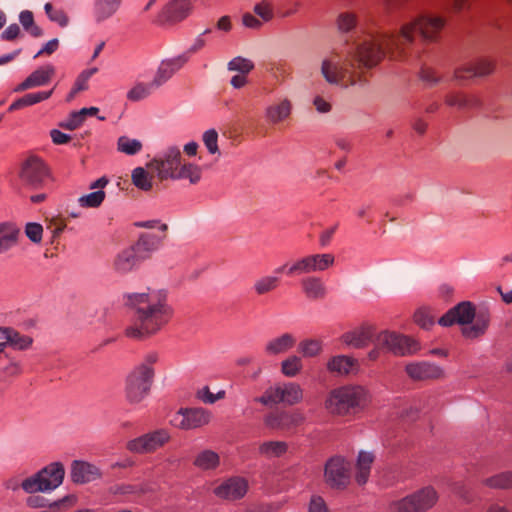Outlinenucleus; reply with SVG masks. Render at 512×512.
I'll return each instance as SVG.
<instances>
[{"label":"nucleus","instance_id":"423d86ee","mask_svg":"<svg viewBox=\"0 0 512 512\" xmlns=\"http://www.w3.org/2000/svg\"><path fill=\"white\" fill-rule=\"evenodd\" d=\"M438 501L436 490L431 487H424L415 493L404 497L394 503L396 512H426Z\"/></svg>","mask_w":512,"mask_h":512},{"label":"nucleus","instance_id":"ddd939ff","mask_svg":"<svg viewBox=\"0 0 512 512\" xmlns=\"http://www.w3.org/2000/svg\"><path fill=\"white\" fill-rule=\"evenodd\" d=\"M304 421L305 417L300 411L276 410L264 417V424L274 430H292Z\"/></svg>","mask_w":512,"mask_h":512},{"label":"nucleus","instance_id":"58836bf2","mask_svg":"<svg viewBox=\"0 0 512 512\" xmlns=\"http://www.w3.org/2000/svg\"><path fill=\"white\" fill-rule=\"evenodd\" d=\"M220 457L212 450H203L194 459L193 464L200 470H213L219 466Z\"/></svg>","mask_w":512,"mask_h":512},{"label":"nucleus","instance_id":"864d4df0","mask_svg":"<svg viewBox=\"0 0 512 512\" xmlns=\"http://www.w3.org/2000/svg\"><path fill=\"white\" fill-rule=\"evenodd\" d=\"M298 350L304 357H315L321 352L322 344L319 340L308 339L299 343Z\"/></svg>","mask_w":512,"mask_h":512},{"label":"nucleus","instance_id":"09e8293b","mask_svg":"<svg viewBox=\"0 0 512 512\" xmlns=\"http://www.w3.org/2000/svg\"><path fill=\"white\" fill-rule=\"evenodd\" d=\"M117 148L126 155H135L142 149V143L137 139L121 136L117 141Z\"/></svg>","mask_w":512,"mask_h":512},{"label":"nucleus","instance_id":"7c9ffc66","mask_svg":"<svg viewBox=\"0 0 512 512\" xmlns=\"http://www.w3.org/2000/svg\"><path fill=\"white\" fill-rule=\"evenodd\" d=\"M301 287L306 297L311 300L323 299L327 294L326 286L318 277L309 276L303 278L301 280Z\"/></svg>","mask_w":512,"mask_h":512},{"label":"nucleus","instance_id":"bb28decb","mask_svg":"<svg viewBox=\"0 0 512 512\" xmlns=\"http://www.w3.org/2000/svg\"><path fill=\"white\" fill-rule=\"evenodd\" d=\"M46 502V499L42 496L32 495L27 498V504L32 508L47 507L49 512H60L63 509L73 506L76 502V497L74 495H67L48 505Z\"/></svg>","mask_w":512,"mask_h":512},{"label":"nucleus","instance_id":"4d7b16f0","mask_svg":"<svg viewBox=\"0 0 512 512\" xmlns=\"http://www.w3.org/2000/svg\"><path fill=\"white\" fill-rule=\"evenodd\" d=\"M9 345L17 350L27 349L32 344V338L22 335L19 332L11 329Z\"/></svg>","mask_w":512,"mask_h":512},{"label":"nucleus","instance_id":"20e7f679","mask_svg":"<svg viewBox=\"0 0 512 512\" xmlns=\"http://www.w3.org/2000/svg\"><path fill=\"white\" fill-rule=\"evenodd\" d=\"M304 398V390L300 384L296 382H283L267 388L264 393L254 399L265 406L276 404H286L289 406L302 402Z\"/></svg>","mask_w":512,"mask_h":512},{"label":"nucleus","instance_id":"4c0bfd02","mask_svg":"<svg viewBox=\"0 0 512 512\" xmlns=\"http://www.w3.org/2000/svg\"><path fill=\"white\" fill-rule=\"evenodd\" d=\"M447 105L459 109H473L480 106V100L474 95L450 94L446 97Z\"/></svg>","mask_w":512,"mask_h":512},{"label":"nucleus","instance_id":"6ab92c4d","mask_svg":"<svg viewBox=\"0 0 512 512\" xmlns=\"http://www.w3.org/2000/svg\"><path fill=\"white\" fill-rule=\"evenodd\" d=\"M188 62V54H180L174 58L163 60L151 81V86L160 87Z\"/></svg>","mask_w":512,"mask_h":512},{"label":"nucleus","instance_id":"c03bdc74","mask_svg":"<svg viewBox=\"0 0 512 512\" xmlns=\"http://www.w3.org/2000/svg\"><path fill=\"white\" fill-rule=\"evenodd\" d=\"M483 484L495 489H508L512 487V471L502 472L486 478Z\"/></svg>","mask_w":512,"mask_h":512},{"label":"nucleus","instance_id":"de8ad7c7","mask_svg":"<svg viewBox=\"0 0 512 512\" xmlns=\"http://www.w3.org/2000/svg\"><path fill=\"white\" fill-rule=\"evenodd\" d=\"M313 272L325 271L334 264L335 258L330 253L309 255Z\"/></svg>","mask_w":512,"mask_h":512},{"label":"nucleus","instance_id":"0eeeda50","mask_svg":"<svg viewBox=\"0 0 512 512\" xmlns=\"http://www.w3.org/2000/svg\"><path fill=\"white\" fill-rule=\"evenodd\" d=\"M153 379L149 370L144 369L141 372L133 369L126 378V400L130 404H138L143 401L151 390Z\"/></svg>","mask_w":512,"mask_h":512},{"label":"nucleus","instance_id":"7ed1b4c3","mask_svg":"<svg viewBox=\"0 0 512 512\" xmlns=\"http://www.w3.org/2000/svg\"><path fill=\"white\" fill-rule=\"evenodd\" d=\"M368 390L358 385H347L331 390L324 402L333 416H351L363 411L370 403Z\"/></svg>","mask_w":512,"mask_h":512},{"label":"nucleus","instance_id":"4468645a","mask_svg":"<svg viewBox=\"0 0 512 512\" xmlns=\"http://www.w3.org/2000/svg\"><path fill=\"white\" fill-rule=\"evenodd\" d=\"M210 421V415L202 408H187L179 410L171 420L180 429L190 430L200 428Z\"/></svg>","mask_w":512,"mask_h":512},{"label":"nucleus","instance_id":"2f4dec72","mask_svg":"<svg viewBox=\"0 0 512 512\" xmlns=\"http://www.w3.org/2000/svg\"><path fill=\"white\" fill-rule=\"evenodd\" d=\"M357 366V360L346 355L332 357L327 363V369L331 373L347 375Z\"/></svg>","mask_w":512,"mask_h":512},{"label":"nucleus","instance_id":"dca6fc26","mask_svg":"<svg viewBox=\"0 0 512 512\" xmlns=\"http://www.w3.org/2000/svg\"><path fill=\"white\" fill-rule=\"evenodd\" d=\"M193 10L191 0H172L167 3L158 15V23H177L186 19Z\"/></svg>","mask_w":512,"mask_h":512},{"label":"nucleus","instance_id":"9b49d317","mask_svg":"<svg viewBox=\"0 0 512 512\" xmlns=\"http://www.w3.org/2000/svg\"><path fill=\"white\" fill-rule=\"evenodd\" d=\"M376 343L398 356L411 355L419 350V344L412 338L389 331L379 333Z\"/></svg>","mask_w":512,"mask_h":512},{"label":"nucleus","instance_id":"bf43d9fd","mask_svg":"<svg viewBox=\"0 0 512 512\" xmlns=\"http://www.w3.org/2000/svg\"><path fill=\"white\" fill-rule=\"evenodd\" d=\"M254 13L265 22L272 20L274 17L273 7L271 3L266 0H263L254 6Z\"/></svg>","mask_w":512,"mask_h":512},{"label":"nucleus","instance_id":"13d9d810","mask_svg":"<svg viewBox=\"0 0 512 512\" xmlns=\"http://www.w3.org/2000/svg\"><path fill=\"white\" fill-rule=\"evenodd\" d=\"M25 235L33 243H40L42 241L43 227L36 222H29L25 225Z\"/></svg>","mask_w":512,"mask_h":512},{"label":"nucleus","instance_id":"69168bd1","mask_svg":"<svg viewBox=\"0 0 512 512\" xmlns=\"http://www.w3.org/2000/svg\"><path fill=\"white\" fill-rule=\"evenodd\" d=\"M84 120L85 118L82 114H79V111H74L64 123H61V127L68 130H75L82 125Z\"/></svg>","mask_w":512,"mask_h":512},{"label":"nucleus","instance_id":"f704fd0d","mask_svg":"<svg viewBox=\"0 0 512 512\" xmlns=\"http://www.w3.org/2000/svg\"><path fill=\"white\" fill-rule=\"evenodd\" d=\"M53 94V89L50 91H40L35 93H28L24 96L15 100L8 108L9 112H13L24 107L32 106L34 104L40 103L44 100H47Z\"/></svg>","mask_w":512,"mask_h":512},{"label":"nucleus","instance_id":"0e129e2a","mask_svg":"<svg viewBox=\"0 0 512 512\" xmlns=\"http://www.w3.org/2000/svg\"><path fill=\"white\" fill-rule=\"evenodd\" d=\"M157 360H158L157 353L150 352L145 356L143 362L141 364H139L138 366H136L134 369L137 371H141V372H143L144 369H147L151 372V377L154 378L155 372H154L153 365L157 362Z\"/></svg>","mask_w":512,"mask_h":512},{"label":"nucleus","instance_id":"3c124183","mask_svg":"<svg viewBox=\"0 0 512 512\" xmlns=\"http://www.w3.org/2000/svg\"><path fill=\"white\" fill-rule=\"evenodd\" d=\"M105 192L98 190L91 192L87 195H83L78 199L79 205L85 208H97L105 199Z\"/></svg>","mask_w":512,"mask_h":512},{"label":"nucleus","instance_id":"f257e3e1","mask_svg":"<svg viewBox=\"0 0 512 512\" xmlns=\"http://www.w3.org/2000/svg\"><path fill=\"white\" fill-rule=\"evenodd\" d=\"M445 25V20L438 16L422 15L414 22L402 26L399 34L379 32L369 34L356 49L349 52L341 63L339 55L322 60L321 74L327 83L349 87L362 81L356 68L370 69L375 67L384 58L386 52H401L405 44L413 41L414 34L418 32L424 40L434 41Z\"/></svg>","mask_w":512,"mask_h":512},{"label":"nucleus","instance_id":"39448f33","mask_svg":"<svg viewBox=\"0 0 512 512\" xmlns=\"http://www.w3.org/2000/svg\"><path fill=\"white\" fill-rule=\"evenodd\" d=\"M64 467L54 462L44 467L34 476L23 480L21 487L27 493L51 491L60 486L64 479Z\"/></svg>","mask_w":512,"mask_h":512},{"label":"nucleus","instance_id":"e433bc0d","mask_svg":"<svg viewBox=\"0 0 512 512\" xmlns=\"http://www.w3.org/2000/svg\"><path fill=\"white\" fill-rule=\"evenodd\" d=\"M374 461L373 454L361 451L357 459L356 481L359 485H363L368 481L371 465Z\"/></svg>","mask_w":512,"mask_h":512},{"label":"nucleus","instance_id":"6e6d98bb","mask_svg":"<svg viewBox=\"0 0 512 512\" xmlns=\"http://www.w3.org/2000/svg\"><path fill=\"white\" fill-rule=\"evenodd\" d=\"M152 88H156V87L151 86V83H149V84L138 83L128 91L127 98L130 101L142 100L150 94Z\"/></svg>","mask_w":512,"mask_h":512},{"label":"nucleus","instance_id":"a211bd4d","mask_svg":"<svg viewBox=\"0 0 512 512\" xmlns=\"http://www.w3.org/2000/svg\"><path fill=\"white\" fill-rule=\"evenodd\" d=\"M405 372L414 381L439 379L444 374L441 367L426 361L408 363Z\"/></svg>","mask_w":512,"mask_h":512},{"label":"nucleus","instance_id":"49530a36","mask_svg":"<svg viewBox=\"0 0 512 512\" xmlns=\"http://www.w3.org/2000/svg\"><path fill=\"white\" fill-rule=\"evenodd\" d=\"M132 183L140 190L149 191L152 189V177L142 168L137 167L132 171Z\"/></svg>","mask_w":512,"mask_h":512},{"label":"nucleus","instance_id":"393cba45","mask_svg":"<svg viewBox=\"0 0 512 512\" xmlns=\"http://www.w3.org/2000/svg\"><path fill=\"white\" fill-rule=\"evenodd\" d=\"M165 236V234L158 236L154 233H142L137 242L132 246L144 261L150 258L152 253L160 248Z\"/></svg>","mask_w":512,"mask_h":512},{"label":"nucleus","instance_id":"603ef678","mask_svg":"<svg viewBox=\"0 0 512 512\" xmlns=\"http://www.w3.org/2000/svg\"><path fill=\"white\" fill-rule=\"evenodd\" d=\"M45 13L48 18L57 23L60 27H66L69 23V17L63 9H55L51 3L44 6Z\"/></svg>","mask_w":512,"mask_h":512},{"label":"nucleus","instance_id":"aec40b11","mask_svg":"<svg viewBox=\"0 0 512 512\" xmlns=\"http://www.w3.org/2000/svg\"><path fill=\"white\" fill-rule=\"evenodd\" d=\"M149 492L147 484L116 483L108 487L107 494L114 502H126Z\"/></svg>","mask_w":512,"mask_h":512},{"label":"nucleus","instance_id":"412c9836","mask_svg":"<svg viewBox=\"0 0 512 512\" xmlns=\"http://www.w3.org/2000/svg\"><path fill=\"white\" fill-rule=\"evenodd\" d=\"M71 480L76 484H86L102 478L101 470L86 461L75 460L71 464Z\"/></svg>","mask_w":512,"mask_h":512},{"label":"nucleus","instance_id":"b1692460","mask_svg":"<svg viewBox=\"0 0 512 512\" xmlns=\"http://www.w3.org/2000/svg\"><path fill=\"white\" fill-rule=\"evenodd\" d=\"M375 329L370 325H362L342 335L341 340L348 346L354 348L366 347L373 339Z\"/></svg>","mask_w":512,"mask_h":512},{"label":"nucleus","instance_id":"4be33fe9","mask_svg":"<svg viewBox=\"0 0 512 512\" xmlns=\"http://www.w3.org/2000/svg\"><path fill=\"white\" fill-rule=\"evenodd\" d=\"M494 64L488 59H479L469 63L455 71V77L459 80H467L473 77H483L494 71Z\"/></svg>","mask_w":512,"mask_h":512},{"label":"nucleus","instance_id":"a18cd8bd","mask_svg":"<svg viewBox=\"0 0 512 512\" xmlns=\"http://www.w3.org/2000/svg\"><path fill=\"white\" fill-rule=\"evenodd\" d=\"M19 21L24 30L31 36L37 38L43 35V30L35 24L33 13L29 10H24L19 15Z\"/></svg>","mask_w":512,"mask_h":512},{"label":"nucleus","instance_id":"79ce46f5","mask_svg":"<svg viewBox=\"0 0 512 512\" xmlns=\"http://www.w3.org/2000/svg\"><path fill=\"white\" fill-rule=\"evenodd\" d=\"M288 445L284 441H266L260 444L259 453L265 457H280L287 452Z\"/></svg>","mask_w":512,"mask_h":512},{"label":"nucleus","instance_id":"c756f323","mask_svg":"<svg viewBox=\"0 0 512 512\" xmlns=\"http://www.w3.org/2000/svg\"><path fill=\"white\" fill-rule=\"evenodd\" d=\"M296 344V338L290 333H284L279 337L269 340L265 345L267 355H279L286 353Z\"/></svg>","mask_w":512,"mask_h":512},{"label":"nucleus","instance_id":"37998d69","mask_svg":"<svg viewBox=\"0 0 512 512\" xmlns=\"http://www.w3.org/2000/svg\"><path fill=\"white\" fill-rule=\"evenodd\" d=\"M279 284V277L267 275L257 279L253 285V289L257 295L261 296L276 290Z\"/></svg>","mask_w":512,"mask_h":512},{"label":"nucleus","instance_id":"5fc2aeb1","mask_svg":"<svg viewBox=\"0 0 512 512\" xmlns=\"http://www.w3.org/2000/svg\"><path fill=\"white\" fill-rule=\"evenodd\" d=\"M254 68V64L251 60L243 57H235L228 63V69L231 71H238L242 75L248 74Z\"/></svg>","mask_w":512,"mask_h":512},{"label":"nucleus","instance_id":"c9c22d12","mask_svg":"<svg viewBox=\"0 0 512 512\" xmlns=\"http://www.w3.org/2000/svg\"><path fill=\"white\" fill-rule=\"evenodd\" d=\"M122 0H96L94 15L97 22H102L113 16L121 5Z\"/></svg>","mask_w":512,"mask_h":512},{"label":"nucleus","instance_id":"774afa93","mask_svg":"<svg viewBox=\"0 0 512 512\" xmlns=\"http://www.w3.org/2000/svg\"><path fill=\"white\" fill-rule=\"evenodd\" d=\"M308 512H330L326 502L320 496H312L309 503Z\"/></svg>","mask_w":512,"mask_h":512},{"label":"nucleus","instance_id":"f03ea898","mask_svg":"<svg viewBox=\"0 0 512 512\" xmlns=\"http://www.w3.org/2000/svg\"><path fill=\"white\" fill-rule=\"evenodd\" d=\"M131 311V324L126 327L128 338L142 340L158 333L174 315L165 289L148 288L145 292L124 295Z\"/></svg>","mask_w":512,"mask_h":512},{"label":"nucleus","instance_id":"a878e982","mask_svg":"<svg viewBox=\"0 0 512 512\" xmlns=\"http://www.w3.org/2000/svg\"><path fill=\"white\" fill-rule=\"evenodd\" d=\"M20 227L13 222L0 223V254L6 253L19 242Z\"/></svg>","mask_w":512,"mask_h":512},{"label":"nucleus","instance_id":"2eb2a0df","mask_svg":"<svg viewBox=\"0 0 512 512\" xmlns=\"http://www.w3.org/2000/svg\"><path fill=\"white\" fill-rule=\"evenodd\" d=\"M474 317L475 307L471 302L464 301L448 310L439 318L438 323L444 327H449L456 323L460 325H467L473 322Z\"/></svg>","mask_w":512,"mask_h":512},{"label":"nucleus","instance_id":"9d476101","mask_svg":"<svg viewBox=\"0 0 512 512\" xmlns=\"http://www.w3.org/2000/svg\"><path fill=\"white\" fill-rule=\"evenodd\" d=\"M181 163L182 156L179 148L169 147L161 156L151 160L148 168L156 172L157 177L161 181L167 179L175 180Z\"/></svg>","mask_w":512,"mask_h":512},{"label":"nucleus","instance_id":"e2e57ef3","mask_svg":"<svg viewBox=\"0 0 512 512\" xmlns=\"http://www.w3.org/2000/svg\"><path fill=\"white\" fill-rule=\"evenodd\" d=\"M97 72V68H91V69H87V70H84L82 71L79 76L77 77L75 83H74V88L76 89V91H84L86 89H88V81L90 79V77L95 74Z\"/></svg>","mask_w":512,"mask_h":512},{"label":"nucleus","instance_id":"a19ab883","mask_svg":"<svg viewBox=\"0 0 512 512\" xmlns=\"http://www.w3.org/2000/svg\"><path fill=\"white\" fill-rule=\"evenodd\" d=\"M335 23L338 32L341 34H346L357 28L358 18L355 13L344 11L338 14Z\"/></svg>","mask_w":512,"mask_h":512},{"label":"nucleus","instance_id":"473e14b6","mask_svg":"<svg viewBox=\"0 0 512 512\" xmlns=\"http://www.w3.org/2000/svg\"><path fill=\"white\" fill-rule=\"evenodd\" d=\"M292 104L289 100L284 99L279 103L272 104L266 108V118L268 122L277 124L287 119L291 114Z\"/></svg>","mask_w":512,"mask_h":512},{"label":"nucleus","instance_id":"ea45409f","mask_svg":"<svg viewBox=\"0 0 512 512\" xmlns=\"http://www.w3.org/2000/svg\"><path fill=\"white\" fill-rule=\"evenodd\" d=\"M202 177V168L193 163H181L175 180L187 179L190 184H197Z\"/></svg>","mask_w":512,"mask_h":512},{"label":"nucleus","instance_id":"1a4fd4ad","mask_svg":"<svg viewBox=\"0 0 512 512\" xmlns=\"http://www.w3.org/2000/svg\"><path fill=\"white\" fill-rule=\"evenodd\" d=\"M19 177L26 187L37 190L44 187L49 170L41 158L30 156L22 163Z\"/></svg>","mask_w":512,"mask_h":512},{"label":"nucleus","instance_id":"cd10ccee","mask_svg":"<svg viewBox=\"0 0 512 512\" xmlns=\"http://www.w3.org/2000/svg\"><path fill=\"white\" fill-rule=\"evenodd\" d=\"M143 260L133 246L121 251L114 260V268L117 272L125 274L133 270Z\"/></svg>","mask_w":512,"mask_h":512},{"label":"nucleus","instance_id":"680f3d73","mask_svg":"<svg viewBox=\"0 0 512 512\" xmlns=\"http://www.w3.org/2000/svg\"><path fill=\"white\" fill-rule=\"evenodd\" d=\"M211 32H212V29L207 28L203 31V33H201L200 35H198L195 38L193 44L187 49V51H185L183 53V54H188V60L190 59L192 54L199 52L206 46V40L204 39V35L210 34Z\"/></svg>","mask_w":512,"mask_h":512},{"label":"nucleus","instance_id":"338daca9","mask_svg":"<svg viewBox=\"0 0 512 512\" xmlns=\"http://www.w3.org/2000/svg\"><path fill=\"white\" fill-rule=\"evenodd\" d=\"M414 320L423 329H429L434 324L433 318L422 309L415 312Z\"/></svg>","mask_w":512,"mask_h":512},{"label":"nucleus","instance_id":"052dcab7","mask_svg":"<svg viewBox=\"0 0 512 512\" xmlns=\"http://www.w3.org/2000/svg\"><path fill=\"white\" fill-rule=\"evenodd\" d=\"M203 142L207 147L209 153L215 154L219 151L218 148V133L214 129L207 130L203 134Z\"/></svg>","mask_w":512,"mask_h":512},{"label":"nucleus","instance_id":"6e6552de","mask_svg":"<svg viewBox=\"0 0 512 512\" xmlns=\"http://www.w3.org/2000/svg\"><path fill=\"white\" fill-rule=\"evenodd\" d=\"M171 439L166 429H157L129 440L126 449L135 454H151L164 447Z\"/></svg>","mask_w":512,"mask_h":512},{"label":"nucleus","instance_id":"f8f14e48","mask_svg":"<svg viewBox=\"0 0 512 512\" xmlns=\"http://www.w3.org/2000/svg\"><path fill=\"white\" fill-rule=\"evenodd\" d=\"M326 483L333 489H345L350 483V464L344 458H330L324 470Z\"/></svg>","mask_w":512,"mask_h":512},{"label":"nucleus","instance_id":"c85d7f7f","mask_svg":"<svg viewBox=\"0 0 512 512\" xmlns=\"http://www.w3.org/2000/svg\"><path fill=\"white\" fill-rule=\"evenodd\" d=\"M474 323L471 326L464 327L462 334L467 338H478L483 335L490 323V313L487 308L475 311Z\"/></svg>","mask_w":512,"mask_h":512},{"label":"nucleus","instance_id":"5701e85b","mask_svg":"<svg viewBox=\"0 0 512 512\" xmlns=\"http://www.w3.org/2000/svg\"><path fill=\"white\" fill-rule=\"evenodd\" d=\"M55 74V68L52 65H46L33 71L23 82L15 89V92H22L31 88L39 87L49 83Z\"/></svg>","mask_w":512,"mask_h":512},{"label":"nucleus","instance_id":"72a5a7b5","mask_svg":"<svg viewBox=\"0 0 512 512\" xmlns=\"http://www.w3.org/2000/svg\"><path fill=\"white\" fill-rule=\"evenodd\" d=\"M276 273H286L288 276H297L301 274H310L314 273L311 265V260L309 255L297 259L291 265L287 263L278 267L275 270Z\"/></svg>","mask_w":512,"mask_h":512},{"label":"nucleus","instance_id":"f3484780","mask_svg":"<svg viewBox=\"0 0 512 512\" xmlns=\"http://www.w3.org/2000/svg\"><path fill=\"white\" fill-rule=\"evenodd\" d=\"M248 491V482L243 477H231L214 489V494L221 499L235 501L243 498Z\"/></svg>","mask_w":512,"mask_h":512},{"label":"nucleus","instance_id":"8fccbe9b","mask_svg":"<svg viewBox=\"0 0 512 512\" xmlns=\"http://www.w3.org/2000/svg\"><path fill=\"white\" fill-rule=\"evenodd\" d=\"M302 369V362L298 356H290L282 361L281 372L286 377H295Z\"/></svg>","mask_w":512,"mask_h":512}]
</instances>
